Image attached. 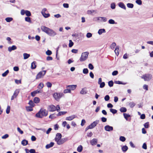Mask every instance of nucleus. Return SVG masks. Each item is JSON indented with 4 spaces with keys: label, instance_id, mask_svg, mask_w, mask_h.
<instances>
[{
    "label": "nucleus",
    "instance_id": "nucleus-14",
    "mask_svg": "<svg viewBox=\"0 0 153 153\" xmlns=\"http://www.w3.org/2000/svg\"><path fill=\"white\" fill-rule=\"evenodd\" d=\"M87 93V88L85 87L82 88L80 92V94H85Z\"/></svg>",
    "mask_w": 153,
    "mask_h": 153
},
{
    "label": "nucleus",
    "instance_id": "nucleus-12",
    "mask_svg": "<svg viewBox=\"0 0 153 153\" xmlns=\"http://www.w3.org/2000/svg\"><path fill=\"white\" fill-rule=\"evenodd\" d=\"M77 87L76 85H67L66 87V88H69L70 91L74 90H75Z\"/></svg>",
    "mask_w": 153,
    "mask_h": 153
},
{
    "label": "nucleus",
    "instance_id": "nucleus-50",
    "mask_svg": "<svg viewBox=\"0 0 153 153\" xmlns=\"http://www.w3.org/2000/svg\"><path fill=\"white\" fill-rule=\"evenodd\" d=\"M100 85V88H102L105 86V83L104 82H102L99 84Z\"/></svg>",
    "mask_w": 153,
    "mask_h": 153
},
{
    "label": "nucleus",
    "instance_id": "nucleus-44",
    "mask_svg": "<svg viewBox=\"0 0 153 153\" xmlns=\"http://www.w3.org/2000/svg\"><path fill=\"white\" fill-rule=\"evenodd\" d=\"M110 112L112 113L113 114H116L117 112V110L113 108L110 109Z\"/></svg>",
    "mask_w": 153,
    "mask_h": 153
},
{
    "label": "nucleus",
    "instance_id": "nucleus-63",
    "mask_svg": "<svg viewBox=\"0 0 153 153\" xmlns=\"http://www.w3.org/2000/svg\"><path fill=\"white\" fill-rule=\"evenodd\" d=\"M118 72L117 71H114L112 73V75L113 76H115L117 74Z\"/></svg>",
    "mask_w": 153,
    "mask_h": 153
},
{
    "label": "nucleus",
    "instance_id": "nucleus-48",
    "mask_svg": "<svg viewBox=\"0 0 153 153\" xmlns=\"http://www.w3.org/2000/svg\"><path fill=\"white\" fill-rule=\"evenodd\" d=\"M119 139L122 142L125 141L126 140V138L125 137L122 136H120V137Z\"/></svg>",
    "mask_w": 153,
    "mask_h": 153
},
{
    "label": "nucleus",
    "instance_id": "nucleus-56",
    "mask_svg": "<svg viewBox=\"0 0 153 153\" xmlns=\"http://www.w3.org/2000/svg\"><path fill=\"white\" fill-rule=\"evenodd\" d=\"M88 68L90 69L91 70H93L94 68V66L91 63L89 64H88Z\"/></svg>",
    "mask_w": 153,
    "mask_h": 153
},
{
    "label": "nucleus",
    "instance_id": "nucleus-33",
    "mask_svg": "<svg viewBox=\"0 0 153 153\" xmlns=\"http://www.w3.org/2000/svg\"><path fill=\"white\" fill-rule=\"evenodd\" d=\"M116 43L115 42H113L111 44L110 47L113 50L114 48L116 46Z\"/></svg>",
    "mask_w": 153,
    "mask_h": 153
},
{
    "label": "nucleus",
    "instance_id": "nucleus-1",
    "mask_svg": "<svg viewBox=\"0 0 153 153\" xmlns=\"http://www.w3.org/2000/svg\"><path fill=\"white\" fill-rule=\"evenodd\" d=\"M41 30L50 36H54L56 34L54 30L44 26H42L41 27Z\"/></svg>",
    "mask_w": 153,
    "mask_h": 153
},
{
    "label": "nucleus",
    "instance_id": "nucleus-41",
    "mask_svg": "<svg viewBox=\"0 0 153 153\" xmlns=\"http://www.w3.org/2000/svg\"><path fill=\"white\" fill-rule=\"evenodd\" d=\"M10 106L8 105L7 106L6 110V113L7 114H8L10 112Z\"/></svg>",
    "mask_w": 153,
    "mask_h": 153
},
{
    "label": "nucleus",
    "instance_id": "nucleus-30",
    "mask_svg": "<svg viewBox=\"0 0 153 153\" xmlns=\"http://www.w3.org/2000/svg\"><path fill=\"white\" fill-rule=\"evenodd\" d=\"M124 117L126 120H128V118L130 117V115L129 114H128L126 113H123V114Z\"/></svg>",
    "mask_w": 153,
    "mask_h": 153
},
{
    "label": "nucleus",
    "instance_id": "nucleus-19",
    "mask_svg": "<svg viewBox=\"0 0 153 153\" xmlns=\"http://www.w3.org/2000/svg\"><path fill=\"white\" fill-rule=\"evenodd\" d=\"M106 31L104 29H99L98 32V33L100 35L103 33H105Z\"/></svg>",
    "mask_w": 153,
    "mask_h": 153
},
{
    "label": "nucleus",
    "instance_id": "nucleus-15",
    "mask_svg": "<svg viewBox=\"0 0 153 153\" xmlns=\"http://www.w3.org/2000/svg\"><path fill=\"white\" fill-rule=\"evenodd\" d=\"M76 117L75 115H72L66 118L65 120H66L71 121Z\"/></svg>",
    "mask_w": 153,
    "mask_h": 153
},
{
    "label": "nucleus",
    "instance_id": "nucleus-35",
    "mask_svg": "<svg viewBox=\"0 0 153 153\" xmlns=\"http://www.w3.org/2000/svg\"><path fill=\"white\" fill-rule=\"evenodd\" d=\"M127 6L128 8H132L133 7L134 5L132 4L128 3L127 4Z\"/></svg>",
    "mask_w": 153,
    "mask_h": 153
},
{
    "label": "nucleus",
    "instance_id": "nucleus-42",
    "mask_svg": "<svg viewBox=\"0 0 153 153\" xmlns=\"http://www.w3.org/2000/svg\"><path fill=\"white\" fill-rule=\"evenodd\" d=\"M28 104H29L31 106L33 107L35 105V104H34V102L31 100H30L29 101V102L28 103Z\"/></svg>",
    "mask_w": 153,
    "mask_h": 153
},
{
    "label": "nucleus",
    "instance_id": "nucleus-21",
    "mask_svg": "<svg viewBox=\"0 0 153 153\" xmlns=\"http://www.w3.org/2000/svg\"><path fill=\"white\" fill-rule=\"evenodd\" d=\"M36 62L34 61L31 64V68L32 69H34L36 67Z\"/></svg>",
    "mask_w": 153,
    "mask_h": 153
},
{
    "label": "nucleus",
    "instance_id": "nucleus-22",
    "mask_svg": "<svg viewBox=\"0 0 153 153\" xmlns=\"http://www.w3.org/2000/svg\"><path fill=\"white\" fill-rule=\"evenodd\" d=\"M23 55L24 56V59H27L30 56V54L26 53H23Z\"/></svg>",
    "mask_w": 153,
    "mask_h": 153
},
{
    "label": "nucleus",
    "instance_id": "nucleus-9",
    "mask_svg": "<svg viewBox=\"0 0 153 153\" xmlns=\"http://www.w3.org/2000/svg\"><path fill=\"white\" fill-rule=\"evenodd\" d=\"M48 109L51 112H53L56 110V107L53 105H49L48 106Z\"/></svg>",
    "mask_w": 153,
    "mask_h": 153
},
{
    "label": "nucleus",
    "instance_id": "nucleus-52",
    "mask_svg": "<svg viewBox=\"0 0 153 153\" xmlns=\"http://www.w3.org/2000/svg\"><path fill=\"white\" fill-rule=\"evenodd\" d=\"M88 72V71L87 68H84L83 70V73L84 74H87Z\"/></svg>",
    "mask_w": 153,
    "mask_h": 153
},
{
    "label": "nucleus",
    "instance_id": "nucleus-37",
    "mask_svg": "<svg viewBox=\"0 0 153 153\" xmlns=\"http://www.w3.org/2000/svg\"><path fill=\"white\" fill-rule=\"evenodd\" d=\"M77 151L79 152H82V146H79L77 148Z\"/></svg>",
    "mask_w": 153,
    "mask_h": 153
},
{
    "label": "nucleus",
    "instance_id": "nucleus-62",
    "mask_svg": "<svg viewBox=\"0 0 153 153\" xmlns=\"http://www.w3.org/2000/svg\"><path fill=\"white\" fill-rule=\"evenodd\" d=\"M17 131L19 132L21 134H22L23 133V131L19 127L17 128Z\"/></svg>",
    "mask_w": 153,
    "mask_h": 153
},
{
    "label": "nucleus",
    "instance_id": "nucleus-20",
    "mask_svg": "<svg viewBox=\"0 0 153 153\" xmlns=\"http://www.w3.org/2000/svg\"><path fill=\"white\" fill-rule=\"evenodd\" d=\"M54 145V143L53 142H51L50 144L47 145L45 147L47 149H49L52 147Z\"/></svg>",
    "mask_w": 153,
    "mask_h": 153
},
{
    "label": "nucleus",
    "instance_id": "nucleus-55",
    "mask_svg": "<svg viewBox=\"0 0 153 153\" xmlns=\"http://www.w3.org/2000/svg\"><path fill=\"white\" fill-rule=\"evenodd\" d=\"M47 87L48 88H51L52 86V84L50 82H48L46 83Z\"/></svg>",
    "mask_w": 153,
    "mask_h": 153
},
{
    "label": "nucleus",
    "instance_id": "nucleus-10",
    "mask_svg": "<svg viewBox=\"0 0 153 153\" xmlns=\"http://www.w3.org/2000/svg\"><path fill=\"white\" fill-rule=\"evenodd\" d=\"M67 140V139L66 138H63L62 139L61 138L56 143L57 144L59 145H60L63 144Z\"/></svg>",
    "mask_w": 153,
    "mask_h": 153
},
{
    "label": "nucleus",
    "instance_id": "nucleus-36",
    "mask_svg": "<svg viewBox=\"0 0 153 153\" xmlns=\"http://www.w3.org/2000/svg\"><path fill=\"white\" fill-rule=\"evenodd\" d=\"M9 73V71L8 70H7L6 71H5L2 74V76L3 77H5Z\"/></svg>",
    "mask_w": 153,
    "mask_h": 153
},
{
    "label": "nucleus",
    "instance_id": "nucleus-31",
    "mask_svg": "<svg viewBox=\"0 0 153 153\" xmlns=\"http://www.w3.org/2000/svg\"><path fill=\"white\" fill-rule=\"evenodd\" d=\"M25 20L26 22H28L30 23H31V21L30 18L29 17H27L25 18Z\"/></svg>",
    "mask_w": 153,
    "mask_h": 153
},
{
    "label": "nucleus",
    "instance_id": "nucleus-28",
    "mask_svg": "<svg viewBox=\"0 0 153 153\" xmlns=\"http://www.w3.org/2000/svg\"><path fill=\"white\" fill-rule=\"evenodd\" d=\"M44 87V84L43 83H40L38 86V88L39 89H41Z\"/></svg>",
    "mask_w": 153,
    "mask_h": 153
},
{
    "label": "nucleus",
    "instance_id": "nucleus-45",
    "mask_svg": "<svg viewBox=\"0 0 153 153\" xmlns=\"http://www.w3.org/2000/svg\"><path fill=\"white\" fill-rule=\"evenodd\" d=\"M135 105V104L133 102H130L129 105L131 108H133Z\"/></svg>",
    "mask_w": 153,
    "mask_h": 153
},
{
    "label": "nucleus",
    "instance_id": "nucleus-24",
    "mask_svg": "<svg viewBox=\"0 0 153 153\" xmlns=\"http://www.w3.org/2000/svg\"><path fill=\"white\" fill-rule=\"evenodd\" d=\"M119 46H116L114 52L118 56L119 54Z\"/></svg>",
    "mask_w": 153,
    "mask_h": 153
},
{
    "label": "nucleus",
    "instance_id": "nucleus-34",
    "mask_svg": "<svg viewBox=\"0 0 153 153\" xmlns=\"http://www.w3.org/2000/svg\"><path fill=\"white\" fill-rule=\"evenodd\" d=\"M67 113L66 111H61L59 112V113L57 114V116H61L62 115H63Z\"/></svg>",
    "mask_w": 153,
    "mask_h": 153
},
{
    "label": "nucleus",
    "instance_id": "nucleus-57",
    "mask_svg": "<svg viewBox=\"0 0 153 153\" xmlns=\"http://www.w3.org/2000/svg\"><path fill=\"white\" fill-rule=\"evenodd\" d=\"M74 45V43L72 42L71 40H69V47H72Z\"/></svg>",
    "mask_w": 153,
    "mask_h": 153
},
{
    "label": "nucleus",
    "instance_id": "nucleus-8",
    "mask_svg": "<svg viewBox=\"0 0 153 153\" xmlns=\"http://www.w3.org/2000/svg\"><path fill=\"white\" fill-rule=\"evenodd\" d=\"M99 120H96L95 121H94L91 125L89 126V127L91 129H92L95 127L97 124L99 123Z\"/></svg>",
    "mask_w": 153,
    "mask_h": 153
},
{
    "label": "nucleus",
    "instance_id": "nucleus-16",
    "mask_svg": "<svg viewBox=\"0 0 153 153\" xmlns=\"http://www.w3.org/2000/svg\"><path fill=\"white\" fill-rule=\"evenodd\" d=\"M118 6L126 10V7L124 3L122 2H119L118 4Z\"/></svg>",
    "mask_w": 153,
    "mask_h": 153
},
{
    "label": "nucleus",
    "instance_id": "nucleus-5",
    "mask_svg": "<svg viewBox=\"0 0 153 153\" xmlns=\"http://www.w3.org/2000/svg\"><path fill=\"white\" fill-rule=\"evenodd\" d=\"M63 95V93H56L53 94V97L57 101L59 100Z\"/></svg>",
    "mask_w": 153,
    "mask_h": 153
},
{
    "label": "nucleus",
    "instance_id": "nucleus-3",
    "mask_svg": "<svg viewBox=\"0 0 153 153\" xmlns=\"http://www.w3.org/2000/svg\"><path fill=\"white\" fill-rule=\"evenodd\" d=\"M141 78L143 79L145 81H149L152 79V76L151 74H146L141 76Z\"/></svg>",
    "mask_w": 153,
    "mask_h": 153
},
{
    "label": "nucleus",
    "instance_id": "nucleus-27",
    "mask_svg": "<svg viewBox=\"0 0 153 153\" xmlns=\"http://www.w3.org/2000/svg\"><path fill=\"white\" fill-rule=\"evenodd\" d=\"M19 91L20 90L19 89H16L14 91L13 94L17 97L18 95Z\"/></svg>",
    "mask_w": 153,
    "mask_h": 153
},
{
    "label": "nucleus",
    "instance_id": "nucleus-58",
    "mask_svg": "<svg viewBox=\"0 0 153 153\" xmlns=\"http://www.w3.org/2000/svg\"><path fill=\"white\" fill-rule=\"evenodd\" d=\"M52 52L51 51L49 50H48L46 52V54L47 55H48V56L52 54Z\"/></svg>",
    "mask_w": 153,
    "mask_h": 153
},
{
    "label": "nucleus",
    "instance_id": "nucleus-18",
    "mask_svg": "<svg viewBox=\"0 0 153 153\" xmlns=\"http://www.w3.org/2000/svg\"><path fill=\"white\" fill-rule=\"evenodd\" d=\"M97 142V140L96 138H94L91 140L90 143L92 146L96 144Z\"/></svg>",
    "mask_w": 153,
    "mask_h": 153
},
{
    "label": "nucleus",
    "instance_id": "nucleus-25",
    "mask_svg": "<svg viewBox=\"0 0 153 153\" xmlns=\"http://www.w3.org/2000/svg\"><path fill=\"white\" fill-rule=\"evenodd\" d=\"M128 149V147L126 146H123L122 148V150L123 152H126Z\"/></svg>",
    "mask_w": 153,
    "mask_h": 153
},
{
    "label": "nucleus",
    "instance_id": "nucleus-64",
    "mask_svg": "<svg viewBox=\"0 0 153 153\" xmlns=\"http://www.w3.org/2000/svg\"><path fill=\"white\" fill-rule=\"evenodd\" d=\"M56 110L58 112H59L60 111V108L59 105H57L56 107Z\"/></svg>",
    "mask_w": 153,
    "mask_h": 153
},
{
    "label": "nucleus",
    "instance_id": "nucleus-26",
    "mask_svg": "<svg viewBox=\"0 0 153 153\" xmlns=\"http://www.w3.org/2000/svg\"><path fill=\"white\" fill-rule=\"evenodd\" d=\"M32 107L31 106H26V110L27 111H33V109L32 108Z\"/></svg>",
    "mask_w": 153,
    "mask_h": 153
},
{
    "label": "nucleus",
    "instance_id": "nucleus-51",
    "mask_svg": "<svg viewBox=\"0 0 153 153\" xmlns=\"http://www.w3.org/2000/svg\"><path fill=\"white\" fill-rule=\"evenodd\" d=\"M135 2L139 5H141L142 4V1L141 0H136L135 1Z\"/></svg>",
    "mask_w": 153,
    "mask_h": 153
},
{
    "label": "nucleus",
    "instance_id": "nucleus-13",
    "mask_svg": "<svg viewBox=\"0 0 153 153\" xmlns=\"http://www.w3.org/2000/svg\"><path fill=\"white\" fill-rule=\"evenodd\" d=\"M61 134L60 133H58L56 134V137L55 138V141L57 142L61 138Z\"/></svg>",
    "mask_w": 153,
    "mask_h": 153
},
{
    "label": "nucleus",
    "instance_id": "nucleus-61",
    "mask_svg": "<svg viewBox=\"0 0 153 153\" xmlns=\"http://www.w3.org/2000/svg\"><path fill=\"white\" fill-rule=\"evenodd\" d=\"M92 36V34L90 33H88L86 34V37L88 38L91 37Z\"/></svg>",
    "mask_w": 153,
    "mask_h": 153
},
{
    "label": "nucleus",
    "instance_id": "nucleus-32",
    "mask_svg": "<svg viewBox=\"0 0 153 153\" xmlns=\"http://www.w3.org/2000/svg\"><path fill=\"white\" fill-rule=\"evenodd\" d=\"M5 20L7 22H10L13 20V18L12 17H7L5 19Z\"/></svg>",
    "mask_w": 153,
    "mask_h": 153
},
{
    "label": "nucleus",
    "instance_id": "nucleus-17",
    "mask_svg": "<svg viewBox=\"0 0 153 153\" xmlns=\"http://www.w3.org/2000/svg\"><path fill=\"white\" fill-rule=\"evenodd\" d=\"M17 49V47L15 45H13L12 47H9L8 48V51L10 52L14 50Z\"/></svg>",
    "mask_w": 153,
    "mask_h": 153
},
{
    "label": "nucleus",
    "instance_id": "nucleus-53",
    "mask_svg": "<svg viewBox=\"0 0 153 153\" xmlns=\"http://www.w3.org/2000/svg\"><path fill=\"white\" fill-rule=\"evenodd\" d=\"M104 98L105 101H108L110 99V97L108 95H106L105 97Z\"/></svg>",
    "mask_w": 153,
    "mask_h": 153
},
{
    "label": "nucleus",
    "instance_id": "nucleus-7",
    "mask_svg": "<svg viewBox=\"0 0 153 153\" xmlns=\"http://www.w3.org/2000/svg\"><path fill=\"white\" fill-rule=\"evenodd\" d=\"M21 14L22 15H24L25 14L28 17L30 16L31 15V13L30 12L27 10H22L21 11Z\"/></svg>",
    "mask_w": 153,
    "mask_h": 153
},
{
    "label": "nucleus",
    "instance_id": "nucleus-29",
    "mask_svg": "<svg viewBox=\"0 0 153 153\" xmlns=\"http://www.w3.org/2000/svg\"><path fill=\"white\" fill-rule=\"evenodd\" d=\"M22 144L23 146H26L28 144V141L26 140H23L22 141Z\"/></svg>",
    "mask_w": 153,
    "mask_h": 153
},
{
    "label": "nucleus",
    "instance_id": "nucleus-6",
    "mask_svg": "<svg viewBox=\"0 0 153 153\" xmlns=\"http://www.w3.org/2000/svg\"><path fill=\"white\" fill-rule=\"evenodd\" d=\"M46 72V71H42L39 72L36 76V79H38L42 78L45 74Z\"/></svg>",
    "mask_w": 153,
    "mask_h": 153
},
{
    "label": "nucleus",
    "instance_id": "nucleus-2",
    "mask_svg": "<svg viewBox=\"0 0 153 153\" xmlns=\"http://www.w3.org/2000/svg\"><path fill=\"white\" fill-rule=\"evenodd\" d=\"M48 111L45 109L41 108L40 111L36 114V116L38 118H42L43 117H45L48 115Z\"/></svg>",
    "mask_w": 153,
    "mask_h": 153
},
{
    "label": "nucleus",
    "instance_id": "nucleus-43",
    "mask_svg": "<svg viewBox=\"0 0 153 153\" xmlns=\"http://www.w3.org/2000/svg\"><path fill=\"white\" fill-rule=\"evenodd\" d=\"M96 11L95 10H89L87 11V13L88 14H91L92 13L95 12Z\"/></svg>",
    "mask_w": 153,
    "mask_h": 153
},
{
    "label": "nucleus",
    "instance_id": "nucleus-40",
    "mask_svg": "<svg viewBox=\"0 0 153 153\" xmlns=\"http://www.w3.org/2000/svg\"><path fill=\"white\" fill-rule=\"evenodd\" d=\"M116 7V5L115 3L113 2L111 3V7L112 9H114Z\"/></svg>",
    "mask_w": 153,
    "mask_h": 153
},
{
    "label": "nucleus",
    "instance_id": "nucleus-46",
    "mask_svg": "<svg viewBox=\"0 0 153 153\" xmlns=\"http://www.w3.org/2000/svg\"><path fill=\"white\" fill-rule=\"evenodd\" d=\"M43 16L45 18H47L50 16V14L49 13H45L42 14Z\"/></svg>",
    "mask_w": 153,
    "mask_h": 153
},
{
    "label": "nucleus",
    "instance_id": "nucleus-4",
    "mask_svg": "<svg viewBox=\"0 0 153 153\" xmlns=\"http://www.w3.org/2000/svg\"><path fill=\"white\" fill-rule=\"evenodd\" d=\"M89 53L88 52H85L82 53L81 57L80 58V60L81 62L85 61L88 58Z\"/></svg>",
    "mask_w": 153,
    "mask_h": 153
},
{
    "label": "nucleus",
    "instance_id": "nucleus-23",
    "mask_svg": "<svg viewBox=\"0 0 153 153\" xmlns=\"http://www.w3.org/2000/svg\"><path fill=\"white\" fill-rule=\"evenodd\" d=\"M40 101L39 99L37 97H35L33 100L34 102L36 103H38Z\"/></svg>",
    "mask_w": 153,
    "mask_h": 153
},
{
    "label": "nucleus",
    "instance_id": "nucleus-54",
    "mask_svg": "<svg viewBox=\"0 0 153 153\" xmlns=\"http://www.w3.org/2000/svg\"><path fill=\"white\" fill-rule=\"evenodd\" d=\"M114 83L115 84H126V83H123L121 81H116L114 82Z\"/></svg>",
    "mask_w": 153,
    "mask_h": 153
},
{
    "label": "nucleus",
    "instance_id": "nucleus-47",
    "mask_svg": "<svg viewBox=\"0 0 153 153\" xmlns=\"http://www.w3.org/2000/svg\"><path fill=\"white\" fill-rule=\"evenodd\" d=\"M64 93L65 94L67 93H71V91H70V90H69V88H67L66 89H65L64 90Z\"/></svg>",
    "mask_w": 153,
    "mask_h": 153
},
{
    "label": "nucleus",
    "instance_id": "nucleus-11",
    "mask_svg": "<svg viewBox=\"0 0 153 153\" xmlns=\"http://www.w3.org/2000/svg\"><path fill=\"white\" fill-rule=\"evenodd\" d=\"M104 129L106 131H110L113 130V128L109 125H106L105 126Z\"/></svg>",
    "mask_w": 153,
    "mask_h": 153
},
{
    "label": "nucleus",
    "instance_id": "nucleus-59",
    "mask_svg": "<svg viewBox=\"0 0 153 153\" xmlns=\"http://www.w3.org/2000/svg\"><path fill=\"white\" fill-rule=\"evenodd\" d=\"M107 21V19L105 17H101V21H102L104 22H105Z\"/></svg>",
    "mask_w": 153,
    "mask_h": 153
},
{
    "label": "nucleus",
    "instance_id": "nucleus-38",
    "mask_svg": "<svg viewBox=\"0 0 153 153\" xmlns=\"http://www.w3.org/2000/svg\"><path fill=\"white\" fill-rule=\"evenodd\" d=\"M108 23L110 24H116L117 23H116L112 19H110L108 21Z\"/></svg>",
    "mask_w": 153,
    "mask_h": 153
},
{
    "label": "nucleus",
    "instance_id": "nucleus-49",
    "mask_svg": "<svg viewBox=\"0 0 153 153\" xmlns=\"http://www.w3.org/2000/svg\"><path fill=\"white\" fill-rule=\"evenodd\" d=\"M113 84H114V82H113V81L112 80L108 82V85L110 87H112L113 85Z\"/></svg>",
    "mask_w": 153,
    "mask_h": 153
},
{
    "label": "nucleus",
    "instance_id": "nucleus-60",
    "mask_svg": "<svg viewBox=\"0 0 153 153\" xmlns=\"http://www.w3.org/2000/svg\"><path fill=\"white\" fill-rule=\"evenodd\" d=\"M9 137V135L7 134H5L1 137V138L3 139H5L8 138Z\"/></svg>",
    "mask_w": 153,
    "mask_h": 153
},
{
    "label": "nucleus",
    "instance_id": "nucleus-39",
    "mask_svg": "<svg viewBox=\"0 0 153 153\" xmlns=\"http://www.w3.org/2000/svg\"><path fill=\"white\" fill-rule=\"evenodd\" d=\"M120 111L121 112H126L127 109L126 108L122 107L120 108Z\"/></svg>",
    "mask_w": 153,
    "mask_h": 153
}]
</instances>
